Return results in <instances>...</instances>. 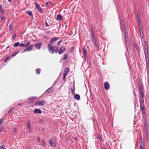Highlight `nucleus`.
<instances>
[{
	"instance_id": "obj_1",
	"label": "nucleus",
	"mask_w": 149,
	"mask_h": 149,
	"mask_svg": "<svg viewBox=\"0 0 149 149\" xmlns=\"http://www.w3.org/2000/svg\"><path fill=\"white\" fill-rule=\"evenodd\" d=\"M148 46L147 45L145 44L144 48V53L145 58L146 68H147L149 66L148 52Z\"/></svg>"
},
{
	"instance_id": "obj_2",
	"label": "nucleus",
	"mask_w": 149,
	"mask_h": 149,
	"mask_svg": "<svg viewBox=\"0 0 149 149\" xmlns=\"http://www.w3.org/2000/svg\"><path fill=\"white\" fill-rule=\"evenodd\" d=\"M46 103V101L43 100H38L34 104L35 106H42L44 105Z\"/></svg>"
},
{
	"instance_id": "obj_3",
	"label": "nucleus",
	"mask_w": 149,
	"mask_h": 149,
	"mask_svg": "<svg viewBox=\"0 0 149 149\" xmlns=\"http://www.w3.org/2000/svg\"><path fill=\"white\" fill-rule=\"evenodd\" d=\"M54 46L51 44L49 43L48 45V49L49 52L52 54L54 53Z\"/></svg>"
},
{
	"instance_id": "obj_4",
	"label": "nucleus",
	"mask_w": 149,
	"mask_h": 149,
	"mask_svg": "<svg viewBox=\"0 0 149 149\" xmlns=\"http://www.w3.org/2000/svg\"><path fill=\"white\" fill-rule=\"evenodd\" d=\"M69 69L68 68H66L65 69L64 73H63V80L64 81L65 80V78L66 76L68 73Z\"/></svg>"
},
{
	"instance_id": "obj_5",
	"label": "nucleus",
	"mask_w": 149,
	"mask_h": 149,
	"mask_svg": "<svg viewBox=\"0 0 149 149\" xmlns=\"http://www.w3.org/2000/svg\"><path fill=\"white\" fill-rule=\"evenodd\" d=\"M27 47L23 51V52H24L26 51H31L33 48V45H31Z\"/></svg>"
},
{
	"instance_id": "obj_6",
	"label": "nucleus",
	"mask_w": 149,
	"mask_h": 149,
	"mask_svg": "<svg viewBox=\"0 0 149 149\" xmlns=\"http://www.w3.org/2000/svg\"><path fill=\"white\" fill-rule=\"evenodd\" d=\"M42 43L40 42H36L34 44L35 47L38 49H39L42 45Z\"/></svg>"
},
{
	"instance_id": "obj_7",
	"label": "nucleus",
	"mask_w": 149,
	"mask_h": 149,
	"mask_svg": "<svg viewBox=\"0 0 149 149\" xmlns=\"http://www.w3.org/2000/svg\"><path fill=\"white\" fill-rule=\"evenodd\" d=\"M144 99L141 100L140 102V109L142 110H144L145 106L144 104Z\"/></svg>"
},
{
	"instance_id": "obj_8",
	"label": "nucleus",
	"mask_w": 149,
	"mask_h": 149,
	"mask_svg": "<svg viewBox=\"0 0 149 149\" xmlns=\"http://www.w3.org/2000/svg\"><path fill=\"white\" fill-rule=\"evenodd\" d=\"M30 43V41H28L27 42H25L24 44H21L19 46L21 47H26L29 45Z\"/></svg>"
},
{
	"instance_id": "obj_9",
	"label": "nucleus",
	"mask_w": 149,
	"mask_h": 149,
	"mask_svg": "<svg viewBox=\"0 0 149 149\" xmlns=\"http://www.w3.org/2000/svg\"><path fill=\"white\" fill-rule=\"evenodd\" d=\"M35 4L36 6V8L38 10L40 13H42V8L40 7V5L38 4L37 3H35Z\"/></svg>"
},
{
	"instance_id": "obj_10",
	"label": "nucleus",
	"mask_w": 149,
	"mask_h": 149,
	"mask_svg": "<svg viewBox=\"0 0 149 149\" xmlns=\"http://www.w3.org/2000/svg\"><path fill=\"white\" fill-rule=\"evenodd\" d=\"M65 47H61L60 49L58 52V54H61L63 53L65 50Z\"/></svg>"
},
{
	"instance_id": "obj_11",
	"label": "nucleus",
	"mask_w": 149,
	"mask_h": 149,
	"mask_svg": "<svg viewBox=\"0 0 149 149\" xmlns=\"http://www.w3.org/2000/svg\"><path fill=\"white\" fill-rule=\"evenodd\" d=\"M104 88L106 90L108 89L109 88L110 86L107 82H105L104 83Z\"/></svg>"
},
{
	"instance_id": "obj_12",
	"label": "nucleus",
	"mask_w": 149,
	"mask_h": 149,
	"mask_svg": "<svg viewBox=\"0 0 149 149\" xmlns=\"http://www.w3.org/2000/svg\"><path fill=\"white\" fill-rule=\"evenodd\" d=\"M49 142L50 144L52 146L56 147V144L55 141H52V139H51L49 140Z\"/></svg>"
},
{
	"instance_id": "obj_13",
	"label": "nucleus",
	"mask_w": 149,
	"mask_h": 149,
	"mask_svg": "<svg viewBox=\"0 0 149 149\" xmlns=\"http://www.w3.org/2000/svg\"><path fill=\"white\" fill-rule=\"evenodd\" d=\"M58 37H56L55 38H53L51 39L49 41V43L51 44V43H52V42L56 41L57 40H58Z\"/></svg>"
},
{
	"instance_id": "obj_14",
	"label": "nucleus",
	"mask_w": 149,
	"mask_h": 149,
	"mask_svg": "<svg viewBox=\"0 0 149 149\" xmlns=\"http://www.w3.org/2000/svg\"><path fill=\"white\" fill-rule=\"evenodd\" d=\"M37 97H36L35 96L33 97H31L28 98V100H29V101L30 102H31L32 101L34 100H36L37 99Z\"/></svg>"
},
{
	"instance_id": "obj_15",
	"label": "nucleus",
	"mask_w": 149,
	"mask_h": 149,
	"mask_svg": "<svg viewBox=\"0 0 149 149\" xmlns=\"http://www.w3.org/2000/svg\"><path fill=\"white\" fill-rule=\"evenodd\" d=\"M144 133L145 134L146 139L147 141L148 140V130H144Z\"/></svg>"
},
{
	"instance_id": "obj_16",
	"label": "nucleus",
	"mask_w": 149,
	"mask_h": 149,
	"mask_svg": "<svg viewBox=\"0 0 149 149\" xmlns=\"http://www.w3.org/2000/svg\"><path fill=\"white\" fill-rule=\"evenodd\" d=\"M54 90V88L52 87V86L50 87L49 88H48L45 91V93L47 92L48 93H49L52 91L53 90Z\"/></svg>"
},
{
	"instance_id": "obj_17",
	"label": "nucleus",
	"mask_w": 149,
	"mask_h": 149,
	"mask_svg": "<svg viewBox=\"0 0 149 149\" xmlns=\"http://www.w3.org/2000/svg\"><path fill=\"white\" fill-rule=\"evenodd\" d=\"M144 141L142 140L141 141V142L140 143V149H144Z\"/></svg>"
},
{
	"instance_id": "obj_18",
	"label": "nucleus",
	"mask_w": 149,
	"mask_h": 149,
	"mask_svg": "<svg viewBox=\"0 0 149 149\" xmlns=\"http://www.w3.org/2000/svg\"><path fill=\"white\" fill-rule=\"evenodd\" d=\"M42 111L38 109H36L34 111V113H38L40 114L42 113Z\"/></svg>"
},
{
	"instance_id": "obj_19",
	"label": "nucleus",
	"mask_w": 149,
	"mask_h": 149,
	"mask_svg": "<svg viewBox=\"0 0 149 149\" xmlns=\"http://www.w3.org/2000/svg\"><path fill=\"white\" fill-rule=\"evenodd\" d=\"M62 16L60 14H58L57 15L56 20H57L61 21L62 19Z\"/></svg>"
},
{
	"instance_id": "obj_20",
	"label": "nucleus",
	"mask_w": 149,
	"mask_h": 149,
	"mask_svg": "<svg viewBox=\"0 0 149 149\" xmlns=\"http://www.w3.org/2000/svg\"><path fill=\"white\" fill-rule=\"evenodd\" d=\"M71 92L72 93V95H74L75 93V88L74 85H73L72 87L70 88Z\"/></svg>"
},
{
	"instance_id": "obj_21",
	"label": "nucleus",
	"mask_w": 149,
	"mask_h": 149,
	"mask_svg": "<svg viewBox=\"0 0 149 149\" xmlns=\"http://www.w3.org/2000/svg\"><path fill=\"white\" fill-rule=\"evenodd\" d=\"M74 98L77 100H79L80 99V97L79 95L77 94L74 95Z\"/></svg>"
},
{
	"instance_id": "obj_22",
	"label": "nucleus",
	"mask_w": 149,
	"mask_h": 149,
	"mask_svg": "<svg viewBox=\"0 0 149 149\" xmlns=\"http://www.w3.org/2000/svg\"><path fill=\"white\" fill-rule=\"evenodd\" d=\"M134 46L136 49H137V51H138V53H140V49H139V46L136 44H134Z\"/></svg>"
},
{
	"instance_id": "obj_23",
	"label": "nucleus",
	"mask_w": 149,
	"mask_h": 149,
	"mask_svg": "<svg viewBox=\"0 0 149 149\" xmlns=\"http://www.w3.org/2000/svg\"><path fill=\"white\" fill-rule=\"evenodd\" d=\"M95 47V49L97 51H98L99 50V46L97 43L94 44Z\"/></svg>"
},
{
	"instance_id": "obj_24",
	"label": "nucleus",
	"mask_w": 149,
	"mask_h": 149,
	"mask_svg": "<svg viewBox=\"0 0 149 149\" xmlns=\"http://www.w3.org/2000/svg\"><path fill=\"white\" fill-rule=\"evenodd\" d=\"M26 126L28 129L31 128V125L30 124V122L29 121H27L26 123Z\"/></svg>"
},
{
	"instance_id": "obj_25",
	"label": "nucleus",
	"mask_w": 149,
	"mask_h": 149,
	"mask_svg": "<svg viewBox=\"0 0 149 149\" xmlns=\"http://www.w3.org/2000/svg\"><path fill=\"white\" fill-rule=\"evenodd\" d=\"M54 50V52H55V53H56L59 51L58 47L55 46Z\"/></svg>"
},
{
	"instance_id": "obj_26",
	"label": "nucleus",
	"mask_w": 149,
	"mask_h": 149,
	"mask_svg": "<svg viewBox=\"0 0 149 149\" xmlns=\"http://www.w3.org/2000/svg\"><path fill=\"white\" fill-rule=\"evenodd\" d=\"M144 130H148V126L147 125V123L146 122H145L144 124Z\"/></svg>"
},
{
	"instance_id": "obj_27",
	"label": "nucleus",
	"mask_w": 149,
	"mask_h": 149,
	"mask_svg": "<svg viewBox=\"0 0 149 149\" xmlns=\"http://www.w3.org/2000/svg\"><path fill=\"white\" fill-rule=\"evenodd\" d=\"M26 12L30 16L33 17V15L31 11H27Z\"/></svg>"
},
{
	"instance_id": "obj_28",
	"label": "nucleus",
	"mask_w": 149,
	"mask_h": 149,
	"mask_svg": "<svg viewBox=\"0 0 149 149\" xmlns=\"http://www.w3.org/2000/svg\"><path fill=\"white\" fill-rule=\"evenodd\" d=\"M46 6H50L53 4L51 2H46Z\"/></svg>"
},
{
	"instance_id": "obj_29",
	"label": "nucleus",
	"mask_w": 149,
	"mask_h": 149,
	"mask_svg": "<svg viewBox=\"0 0 149 149\" xmlns=\"http://www.w3.org/2000/svg\"><path fill=\"white\" fill-rule=\"evenodd\" d=\"M140 93L142 98H144V93L143 90H140Z\"/></svg>"
},
{
	"instance_id": "obj_30",
	"label": "nucleus",
	"mask_w": 149,
	"mask_h": 149,
	"mask_svg": "<svg viewBox=\"0 0 149 149\" xmlns=\"http://www.w3.org/2000/svg\"><path fill=\"white\" fill-rule=\"evenodd\" d=\"M20 44H19V42H17L16 43H15L14 44L13 46L14 47H17L19 45V46Z\"/></svg>"
},
{
	"instance_id": "obj_31",
	"label": "nucleus",
	"mask_w": 149,
	"mask_h": 149,
	"mask_svg": "<svg viewBox=\"0 0 149 149\" xmlns=\"http://www.w3.org/2000/svg\"><path fill=\"white\" fill-rule=\"evenodd\" d=\"M68 57V55L67 54H65L63 57V60H65Z\"/></svg>"
},
{
	"instance_id": "obj_32",
	"label": "nucleus",
	"mask_w": 149,
	"mask_h": 149,
	"mask_svg": "<svg viewBox=\"0 0 149 149\" xmlns=\"http://www.w3.org/2000/svg\"><path fill=\"white\" fill-rule=\"evenodd\" d=\"M16 33H15V32H14L13 34V38L14 40L16 38Z\"/></svg>"
},
{
	"instance_id": "obj_33",
	"label": "nucleus",
	"mask_w": 149,
	"mask_h": 149,
	"mask_svg": "<svg viewBox=\"0 0 149 149\" xmlns=\"http://www.w3.org/2000/svg\"><path fill=\"white\" fill-rule=\"evenodd\" d=\"M0 148H1V149H6L3 143L1 144V146H0Z\"/></svg>"
},
{
	"instance_id": "obj_34",
	"label": "nucleus",
	"mask_w": 149,
	"mask_h": 149,
	"mask_svg": "<svg viewBox=\"0 0 149 149\" xmlns=\"http://www.w3.org/2000/svg\"><path fill=\"white\" fill-rule=\"evenodd\" d=\"M18 53V52H15L12 54L11 56L12 57H13V56H15Z\"/></svg>"
},
{
	"instance_id": "obj_35",
	"label": "nucleus",
	"mask_w": 149,
	"mask_h": 149,
	"mask_svg": "<svg viewBox=\"0 0 149 149\" xmlns=\"http://www.w3.org/2000/svg\"><path fill=\"white\" fill-rule=\"evenodd\" d=\"M143 29H140V33L141 35V36H142V37H143Z\"/></svg>"
},
{
	"instance_id": "obj_36",
	"label": "nucleus",
	"mask_w": 149,
	"mask_h": 149,
	"mask_svg": "<svg viewBox=\"0 0 149 149\" xmlns=\"http://www.w3.org/2000/svg\"><path fill=\"white\" fill-rule=\"evenodd\" d=\"M124 35L125 36V38L128 37V34L127 33L126 31H124Z\"/></svg>"
},
{
	"instance_id": "obj_37",
	"label": "nucleus",
	"mask_w": 149,
	"mask_h": 149,
	"mask_svg": "<svg viewBox=\"0 0 149 149\" xmlns=\"http://www.w3.org/2000/svg\"><path fill=\"white\" fill-rule=\"evenodd\" d=\"M83 52L84 54V56H85V55H86V51L85 49H83Z\"/></svg>"
},
{
	"instance_id": "obj_38",
	"label": "nucleus",
	"mask_w": 149,
	"mask_h": 149,
	"mask_svg": "<svg viewBox=\"0 0 149 149\" xmlns=\"http://www.w3.org/2000/svg\"><path fill=\"white\" fill-rule=\"evenodd\" d=\"M40 70H39V69H37L36 70V74H38L40 73Z\"/></svg>"
},
{
	"instance_id": "obj_39",
	"label": "nucleus",
	"mask_w": 149,
	"mask_h": 149,
	"mask_svg": "<svg viewBox=\"0 0 149 149\" xmlns=\"http://www.w3.org/2000/svg\"><path fill=\"white\" fill-rule=\"evenodd\" d=\"M14 109L13 108H11L8 111V113H10L11 112H12L13 111H14Z\"/></svg>"
},
{
	"instance_id": "obj_40",
	"label": "nucleus",
	"mask_w": 149,
	"mask_h": 149,
	"mask_svg": "<svg viewBox=\"0 0 149 149\" xmlns=\"http://www.w3.org/2000/svg\"><path fill=\"white\" fill-rule=\"evenodd\" d=\"M46 146V143L44 140H42V146Z\"/></svg>"
},
{
	"instance_id": "obj_41",
	"label": "nucleus",
	"mask_w": 149,
	"mask_h": 149,
	"mask_svg": "<svg viewBox=\"0 0 149 149\" xmlns=\"http://www.w3.org/2000/svg\"><path fill=\"white\" fill-rule=\"evenodd\" d=\"M10 58V57H6V58H5L4 59V62H6Z\"/></svg>"
},
{
	"instance_id": "obj_42",
	"label": "nucleus",
	"mask_w": 149,
	"mask_h": 149,
	"mask_svg": "<svg viewBox=\"0 0 149 149\" xmlns=\"http://www.w3.org/2000/svg\"><path fill=\"white\" fill-rule=\"evenodd\" d=\"M142 113L143 116H146L145 110H142Z\"/></svg>"
},
{
	"instance_id": "obj_43",
	"label": "nucleus",
	"mask_w": 149,
	"mask_h": 149,
	"mask_svg": "<svg viewBox=\"0 0 149 149\" xmlns=\"http://www.w3.org/2000/svg\"><path fill=\"white\" fill-rule=\"evenodd\" d=\"M3 120H4L3 119H0V125L3 124Z\"/></svg>"
},
{
	"instance_id": "obj_44",
	"label": "nucleus",
	"mask_w": 149,
	"mask_h": 149,
	"mask_svg": "<svg viewBox=\"0 0 149 149\" xmlns=\"http://www.w3.org/2000/svg\"><path fill=\"white\" fill-rule=\"evenodd\" d=\"M93 42L94 44L96 43H97V40L96 39H93Z\"/></svg>"
},
{
	"instance_id": "obj_45",
	"label": "nucleus",
	"mask_w": 149,
	"mask_h": 149,
	"mask_svg": "<svg viewBox=\"0 0 149 149\" xmlns=\"http://www.w3.org/2000/svg\"><path fill=\"white\" fill-rule=\"evenodd\" d=\"M139 28L140 30L141 29H143L142 26V25H141V24H140L139 25Z\"/></svg>"
},
{
	"instance_id": "obj_46",
	"label": "nucleus",
	"mask_w": 149,
	"mask_h": 149,
	"mask_svg": "<svg viewBox=\"0 0 149 149\" xmlns=\"http://www.w3.org/2000/svg\"><path fill=\"white\" fill-rule=\"evenodd\" d=\"M98 138L100 140H102V137L100 136V135H99L98 136Z\"/></svg>"
},
{
	"instance_id": "obj_47",
	"label": "nucleus",
	"mask_w": 149,
	"mask_h": 149,
	"mask_svg": "<svg viewBox=\"0 0 149 149\" xmlns=\"http://www.w3.org/2000/svg\"><path fill=\"white\" fill-rule=\"evenodd\" d=\"M138 84L139 86H142V84L140 82L138 81Z\"/></svg>"
},
{
	"instance_id": "obj_48",
	"label": "nucleus",
	"mask_w": 149,
	"mask_h": 149,
	"mask_svg": "<svg viewBox=\"0 0 149 149\" xmlns=\"http://www.w3.org/2000/svg\"><path fill=\"white\" fill-rule=\"evenodd\" d=\"M3 127H1L0 128V133L3 131Z\"/></svg>"
},
{
	"instance_id": "obj_49",
	"label": "nucleus",
	"mask_w": 149,
	"mask_h": 149,
	"mask_svg": "<svg viewBox=\"0 0 149 149\" xmlns=\"http://www.w3.org/2000/svg\"><path fill=\"white\" fill-rule=\"evenodd\" d=\"M94 35V31L93 29L91 31V36H92Z\"/></svg>"
},
{
	"instance_id": "obj_50",
	"label": "nucleus",
	"mask_w": 149,
	"mask_h": 149,
	"mask_svg": "<svg viewBox=\"0 0 149 149\" xmlns=\"http://www.w3.org/2000/svg\"><path fill=\"white\" fill-rule=\"evenodd\" d=\"M139 18H138V24L139 25V24H141V22L140 21V20L139 19Z\"/></svg>"
},
{
	"instance_id": "obj_51",
	"label": "nucleus",
	"mask_w": 149,
	"mask_h": 149,
	"mask_svg": "<svg viewBox=\"0 0 149 149\" xmlns=\"http://www.w3.org/2000/svg\"><path fill=\"white\" fill-rule=\"evenodd\" d=\"M29 130V133H32V129H31V128H29L28 129Z\"/></svg>"
},
{
	"instance_id": "obj_52",
	"label": "nucleus",
	"mask_w": 149,
	"mask_h": 149,
	"mask_svg": "<svg viewBox=\"0 0 149 149\" xmlns=\"http://www.w3.org/2000/svg\"><path fill=\"white\" fill-rule=\"evenodd\" d=\"M139 88L140 89V90H143V87L142 86H139Z\"/></svg>"
},
{
	"instance_id": "obj_53",
	"label": "nucleus",
	"mask_w": 149,
	"mask_h": 149,
	"mask_svg": "<svg viewBox=\"0 0 149 149\" xmlns=\"http://www.w3.org/2000/svg\"><path fill=\"white\" fill-rule=\"evenodd\" d=\"M125 41L127 42L128 41H129V38L128 37H126V38H125Z\"/></svg>"
},
{
	"instance_id": "obj_54",
	"label": "nucleus",
	"mask_w": 149,
	"mask_h": 149,
	"mask_svg": "<svg viewBox=\"0 0 149 149\" xmlns=\"http://www.w3.org/2000/svg\"><path fill=\"white\" fill-rule=\"evenodd\" d=\"M2 10H3V8L2 7V5H0V11H1Z\"/></svg>"
},
{
	"instance_id": "obj_55",
	"label": "nucleus",
	"mask_w": 149,
	"mask_h": 149,
	"mask_svg": "<svg viewBox=\"0 0 149 149\" xmlns=\"http://www.w3.org/2000/svg\"><path fill=\"white\" fill-rule=\"evenodd\" d=\"M12 25H10L9 27V29L10 30L12 29Z\"/></svg>"
},
{
	"instance_id": "obj_56",
	"label": "nucleus",
	"mask_w": 149,
	"mask_h": 149,
	"mask_svg": "<svg viewBox=\"0 0 149 149\" xmlns=\"http://www.w3.org/2000/svg\"><path fill=\"white\" fill-rule=\"evenodd\" d=\"M4 11H5L4 10H2L1 11H0V13H1V14H4L5 13H4Z\"/></svg>"
},
{
	"instance_id": "obj_57",
	"label": "nucleus",
	"mask_w": 149,
	"mask_h": 149,
	"mask_svg": "<svg viewBox=\"0 0 149 149\" xmlns=\"http://www.w3.org/2000/svg\"><path fill=\"white\" fill-rule=\"evenodd\" d=\"M5 20V18L4 17H2L1 18V22H3V21H4Z\"/></svg>"
},
{
	"instance_id": "obj_58",
	"label": "nucleus",
	"mask_w": 149,
	"mask_h": 149,
	"mask_svg": "<svg viewBox=\"0 0 149 149\" xmlns=\"http://www.w3.org/2000/svg\"><path fill=\"white\" fill-rule=\"evenodd\" d=\"M61 42H62V41H58L57 42L58 45H59Z\"/></svg>"
},
{
	"instance_id": "obj_59",
	"label": "nucleus",
	"mask_w": 149,
	"mask_h": 149,
	"mask_svg": "<svg viewBox=\"0 0 149 149\" xmlns=\"http://www.w3.org/2000/svg\"><path fill=\"white\" fill-rule=\"evenodd\" d=\"M37 140L38 142H40V138L39 137H37Z\"/></svg>"
},
{
	"instance_id": "obj_60",
	"label": "nucleus",
	"mask_w": 149,
	"mask_h": 149,
	"mask_svg": "<svg viewBox=\"0 0 149 149\" xmlns=\"http://www.w3.org/2000/svg\"><path fill=\"white\" fill-rule=\"evenodd\" d=\"M45 25L46 26H49V25L47 22L46 23Z\"/></svg>"
},
{
	"instance_id": "obj_61",
	"label": "nucleus",
	"mask_w": 149,
	"mask_h": 149,
	"mask_svg": "<svg viewBox=\"0 0 149 149\" xmlns=\"http://www.w3.org/2000/svg\"><path fill=\"white\" fill-rule=\"evenodd\" d=\"M92 38H93V39H96V38H95V36H92Z\"/></svg>"
},
{
	"instance_id": "obj_62",
	"label": "nucleus",
	"mask_w": 149,
	"mask_h": 149,
	"mask_svg": "<svg viewBox=\"0 0 149 149\" xmlns=\"http://www.w3.org/2000/svg\"><path fill=\"white\" fill-rule=\"evenodd\" d=\"M16 128H14V131H15V132H16Z\"/></svg>"
},
{
	"instance_id": "obj_63",
	"label": "nucleus",
	"mask_w": 149,
	"mask_h": 149,
	"mask_svg": "<svg viewBox=\"0 0 149 149\" xmlns=\"http://www.w3.org/2000/svg\"><path fill=\"white\" fill-rule=\"evenodd\" d=\"M8 1L9 2H10L11 1V0H8Z\"/></svg>"
},
{
	"instance_id": "obj_64",
	"label": "nucleus",
	"mask_w": 149,
	"mask_h": 149,
	"mask_svg": "<svg viewBox=\"0 0 149 149\" xmlns=\"http://www.w3.org/2000/svg\"><path fill=\"white\" fill-rule=\"evenodd\" d=\"M18 104L19 105H21V104H20V103H19V104Z\"/></svg>"
}]
</instances>
